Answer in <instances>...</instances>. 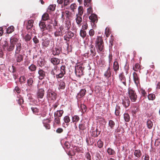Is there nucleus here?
Listing matches in <instances>:
<instances>
[{"label": "nucleus", "mask_w": 160, "mask_h": 160, "mask_svg": "<svg viewBox=\"0 0 160 160\" xmlns=\"http://www.w3.org/2000/svg\"><path fill=\"white\" fill-rule=\"evenodd\" d=\"M64 6L61 5V7L62 8L64 7V9H68L69 7L68 5L69 4V0H63Z\"/></svg>", "instance_id": "nucleus-32"}, {"label": "nucleus", "mask_w": 160, "mask_h": 160, "mask_svg": "<svg viewBox=\"0 0 160 160\" xmlns=\"http://www.w3.org/2000/svg\"><path fill=\"white\" fill-rule=\"evenodd\" d=\"M124 118L125 122H129L130 120V117L129 114L127 113H125L124 114Z\"/></svg>", "instance_id": "nucleus-40"}, {"label": "nucleus", "mask_w": 160, "mask_h": 160, "mask_svg": "<svg viewBox=\"0 0 160 160\" xmlns=\"http://www.w3.org/2000/svg\"><path fill=\"white\" fill-rule=\"evenodd\" d=\"M89 19L90 20V22L95 24L98 20L97 15L95 14H92L89 17Z\"/></svg>", "instance_id": "nucleus-13"}, {"label": "nucleus", "mask_w": 160, "mask_h": 160, "mask_svg": "<svg viewBox=\"0 0 160 160\" xmlns=\"http://www.w3.org/2000/svg\"><path fill=\"white\" fill-rule=\"evenodd\" d=\"M62 52V48L59 47H56L52 49V54L54 56L59 55Z\"/></svg>", "instance_id": "nucleus-9"}, {"label": "nucleus", "mask_w": 160, "mask_h": 160, "mask_svg": "<svg viewBox=\"0 0 160 160\" xmlns=\"http://www.w3.org/2000/svg\"><path fill=\"white\" fill-rule=\"evenodd\" d=\"M119 78L120 81L123 85L126 86V78L124 75L123 72L120 73L119 75Z\"/></svg>", "instance_id": "nucleus-15"}, {"label": "nucleus", "mask_w": 160, "mask_h": 160, "mask_svg": "<svg viewBox=\"0 0 160 160\" xmlns=\"http://www.w3.org/2000/svg\"><path fill=\"white\" fill-rule=\"evenodd\" d=\"M32 38L31 35L29 34H27L25 35L24 37V39L26 42L29 41Z\"/></svg>", "instance_id": "nucleus-52"}, {"label": "nucleus", "mask_w": 160, "mask_h": 160, "mask_svg": "<svg viewBox=\"0 0 160 160\" xmlns=\"http://www.w3.org/2000/svg\"><path fill=\"white\" fill-rule=\"evenodd\" d=\"M85 124V122H82L79 124L78 128L79 132H82L86 129L87 127Z\"/></svg>", "instance_id": "nucleus-18"}, {"label": "nucleus", "mask_w": 160, "mask_h": 160, "mask_svg": "<svg viewBox=\"0 0 160 160\" xmlns=\"http://www.w3.org/2000/svg\"><path fill=\"white\" fill-rule=\"evenodd\" d=\"M148 128L149 129H151L153 126L152 122L150 120H148L147 122Z\"/></svg>", "instance_id": "nucleus-45"}, {"label": "nucleus", "mask_w": 160, "mask_h": 160, "mask_svg": "<svg viewBox=\"0 0 160 160\" xmlns=\"http://www.w3.org/2000/svg\"><path fill=\"white\" fill-rule=\"evenodd\" d=\"M148 98L149 100H153L155 98V95L153 93L150 94L148 95Z\"/></svg>", "instance_id": "nucleus-48"}, {"label": "nucleus", "mask_w": 160, "mask_h": 160, "mask_svg": "<svg viewBox=\"0 0 160 160\" xmlns=\"http://www.w3.org/2000/svg\"><path fill=\"white\" fill-rule=\"evenodd\" d=\"M86 92V91L85 89H81L79 92L78 94V97L79 98L82 97L85 95Z\"/></svg>", "instance_id": "nucleus-27"}, {"label": "nucleus", "mask_w": 160, "mask_h": 160, "mask_svg": "<svg viewBox=\"0 0 160 160\" xmlns=\"http://www.w3.org/2000/svg\"><path fill=\"white\" fill-rule=\"evenodd\" d=\"M54 121V122L57 124L58 125H60L61 122L60 118L55 117Z\"/></svg>", "instance_id": "nucleus-50"}, {"label": "nucleus", "mask_w": 160, "mask_h": 160, "mask_svg": "<svg viewBox=\"0 0 160 160\" xmlns=\"http://www.w3.org/2000/svg\"><path fill=\"white\" fill-rule=\"evenodd\" d=\"M133 77L134 81L135 84L138 86V84L139 83V78L138 76V74L136 72H133Z\"/></svg>", "instance_id": "nucleus-16"}, {"label": "nucleus", "mask_w": 160, "mask_h": 160, "mask_svg": "<svg viewBox=\"0 0 160 160\" xmlns=\"http://www.w3.org/2000/svg\"><path fill=\"white\" fill-rule=\"evenodd\" d=\"M97 143L98 147L99 148H101L103 147V142L100 139H99L98 140Z\"/></svg>", "instance_id": "nucleus-49"}, {"label": "nucleus", "mask_w": 160, "mask_h": 160, "mask_svg": "<svg viewBox=\"0 0 160 160\" xmlns=\"http://www.w3.org/2000/svg\"><path fill=\"white\" fill-rule=\"evenodd\" d=\"M95 44V46L98 49V51H102L104 49V42L102 37L99 36H97Z\"/></svg>", "instance_id": "nucleus-1"}, {"label": "nucleus", "mask_w": 160, "mask_h": 160, "mask_svg": "<svg viewBox=\"0 0 160 160\" xmlns=\"http://www.w3.org/2000/svg\"><path fill=\"white\" fill-rule=\"evenodd\" d=\"M39 26L42 32L46 30V25L44 21L42 20L39 23Z\"/></svg>", "instance_id": "nucleus-20"}, {"label": "nucleus", "mask_w": 160, "mask_h": 160, "mask_svg": "<svg viewBox=\"0 0 160 160\" xmlns=\"http://www.w3.org/2000/svg\"><path fill=\"white\" fill-rule=\"evenodd\" d=\"M122 100V104L125 108H127L130 104V102L129 98L128 97H124Z\"/></svg>", "instance_id": "nucleus-11"}, {"label": "nucleus", "mask_w": 160, "mask_h": 160, "mask_svg": "<svg viewBox=\"0 0 160 160\" xmlns=\"http://www.w3.org/2000/svg\"><path fill=\"white\" fill-rule=\"evenodd\" d=\"M101 131H99L98 129H96L92 132L91 135L94 138L97 137L100 134Z\"/></svg>", "instance_id": "nucleus-23"}, {"label": "nucleus", "mask_w": 160, "mask_h": 160, "mask_svg": "<svg viewBox=\"0 0 160 160\" xmlns=\"http://www.w3.org/2000/svg\"><path fill=\"white\" fill-rule=\"evenodd\" d=\"M140 92L143 97H145L147 96V93L142 88L140 89Z\"/></svg>", "instance_id": "nucleus-56"}, {"label": "nucleus", "mask_w": 160, "mask_h": 160, "mask_svg": "<svg viewBox=\"0 0 160 160\" xmlns=\"http://www.w3.org/2000/svg\"><path fill=\"white\" fill-rule=\"evenodd\" d=\"M24 22H26V26L28 30L31 29L33 26L34 21L32 19L25 21Z\"/></svg>", "instance_id": "nucleus-12"}, {"label": "nucleus", "mask_w": 160, "mask_h": 160, "mask_svg": "<svg viewBox=\"0 0 160 160\" xmlns=\"http://www.w3.org/2000/svg\"><path fill=\"white\" fill-rule=\"evenodd\" d=\"M105 33L107 37H109V36L110 34V31L109 28H106L105 30Z\"/></svg>", "instance_id": "nucleus-60"}, {"label": "nucleus", "mask_w": 160, "mask_h": 160, "mask_svg": "<svg viewBox=\"0 0 160 160\" xmlns=\"http://www.w3.org/2000/svg\"><path fill=\"white\" fill-rule=\"evenodd\" d=\"M58 30L61 32V34H62V35L65 33V29L63 26H61L60 27Z\"/></svg>", "instance_id": "nucleus-53"}, {"label": "nucleus", "mask_w": 160, "mask_h": 160, "mask_svg": "<svg viewBox=\"0 0 160 160\" xmlns=\"http://www.w3.org/2000/svg\"><path fill=\"white\" fill-rule=\"evenodd\" d=\"M50 61L53 65H56L58 64L60 62L59 59L56 58H51Z\"/></svg>", "instance_id": "nucleus-21"}, {"label": "nucleus", "mask_w": 160, "mask_h": 160, "mask_svg": "<svg viewBox=\"0 0 160 160\" xmlns=\"http://www.w3.org/2000/svg\"><path fill=\"white\" fill-rule=\"evenodd\" d=\"M54 35L55 37H57L59 36H62V35L61 34V32L58 30H57L54 32Z\"/></svg>", "instance_id": "nucleus-63"}, {"label": "nucleus", "mask_w": 160, "mask_h": 160, "mask_svg": "<svg viewBox=\"0 0 160 160\" xmlns=\"http://www.w3.org/2000/svg\"><path fill=\"white\" fill-rule=\"evenodd\" d=\"M38 77L39 80H42L46 76L47 72L44 71L43 69L39 68L38 71Z\"/></svg>", "instance_id": "nucleus-5"}, {"label": "nucleus", "mask_w": 160, "mask_h": 160, "mask_svg": "<svg viewBox=\"0 0 160 160\" xmlns=\"http://www.w3.org/2000/svg\"><path fill=\"white\" fill-rule=\"evenodd\" d=\"M79 117L76 115H74L72 117V122L74 123H76L79 120Z\"/></svg>", "instance_id": "nucleus-33"}, {"label": "nucleus", "mask_w": 160, "mask_h": 160, "mask_svg": "<svg viewBox=\"0 0 160 160\" xmlns=\"http://www.w3.org/2000/svg\"><path fill=\"white\" fill-rule=\"evenodd\" d=\"M59 74L57 75L58 78H62L64 75L65 74L66 72V67L65 65H62L60 67Z\"/></svg>", "instance_id": "nucleus-8"}, {"label": "nucleus", "mask_w": 160, "mask_h": 160, "mask_svg": "<svg viewBox=\"0 0 160 160\" xmlns=\"http://www.w3.org/2000/svg\"><path fill=\"white\" fill-rule=\"evenodd\" d=\"M14 47L15 45L10 43L7 47L6 50L9 52L12 51L14 49Z\"/></svg>", "instance_id": "nucleus-31"}, {"label": "nucleus", "mask_w": 160, "mask_h": 160, "mask_svg": "<svg viewBox=\"0 0 160 160\" xmlns=\"http://www.w3.org/2000/svg\"><path fill=\"white\" fill-rule=\"evenodd\" d=\"M50 41L48 40L45 39L42 43L43 46L46 48L49 45Z\"/></svg>", "instance_id": "nucleus-44"}, {"label": "nucleus", "mask_w": 160, "mask_h": 160, "mask_svg": "<svg viewBox=\"0 0 160 160\" xmlns=\"http://www.w3.org/2000/svg\"><path fill=\"white\" fill-rule=\"evenodd\" d=\"M139 111V108L138 106H137V105L134 106L132 108V112L134 114H136V113L138 112Z\"/></svg>", "instance_id": "nucleus-46"}, {"label": "nucleus", "mask_w": 160, "mask_h": 160, "mask_svg": "<svg viewBox=\"0 0 160 160\" xmlns=\"http://www.w3.org/2000/svg\"><path fill=\"white\" fill-rule=\"evenodd\" d=\"M91 0H84V5L86 7V5H88V7L90 4Z\"/></svg>", "instance_id": "nucleus-58"}, {"label": "nucleus", "mask_w": 160, "mask_h": 160, "mask_svg": "<svg viewBox=\"0 0 160 160\" xmlns=\"http://www.w3.org/2000/svg\"><path fill=\"white\" fill-rule=\"evenodd\" d=\"M14 57L17 62V65H21V62L23 60V56L19 53H15Z\"/></svg>", "instance_id": "nucleus-4"}, {"label": "nucleus", "mask_w": 160, "mask_h": 160, "mask_svg": "<svg viewBox=\"0 0 160 160\" xmlns=\"http://www.w3.org/2000/svg\"><path fill=\"white\" fill-rule=\"evenodd\" d=\"M31 109L33 113L36 115H38L39 110L36 107H32Z\"/></svg>", "instance_id": "nucleus-47"}, {"label": "nucleus", "mask_w": 160, "mask_h": 160, "mask_svg": "<svg viewBox=\"0 0 160 160\" xmlns=\"http://www.w3.org/2000/svg\"><path fill=\"white\" fill-rule=\"evenodd\" d=\"M44 91L43 88H39L38 89L37 94V98L38 99L39 102L40 101L39 99L42 98L44 95Z\"/></svg>", "instance_id": "nucleus-10"}, {"label": "nucleus", "mask_w": 160, "mask_h": 160, "mask_svg": "<svg viewBox=\"0 0 160 160\" xmlns=\"http://www.w3.org/2000/svg\"><path fill=\"white\" fill-rule=\"evenodd\" d=\"M108 153L110 155H114L116 154L115 152L111 148H108L107 150Z\"/></svg>", "instance_id": "nucleus-36"}, {"label": "nucleus", "mask_w": 160, "mask_h": 160, "mask_svg": "<svg viewBox=\"0 0 160 160\" xmlns=\"http://www.w3.org/2000/svg\"><path fill=\"white\" fill-rule=\"evenodd\" d=\"M80 36L82 38H84L86 35V32L83 30H81L80 31Z\"/></svg>", "instance_id": "nucleus-51"}, {"label": "nucleus", "mask_w": 160, "mask_h": 160, "mask_svg": "<svg viewBox=\"0 0 160 160\" xmlns=\"http://www.w3.org/2000/svg\"><path fill=\"white\" fill-rule=\"evenodd\" d=\"M78 15H76V18L75 19L77 24L79 27H80L81 26V23L82 21V19L81 16H78Z\"/></svg>", "instance_id": "nucleus-28"}, {"label": "nucleus", "mask_w": 160, "mask_h": 160, "mask_svg": "<svg viewBox=\"0 0 160 160\" xmlns=\"http://www.w3.org/2000/svg\"><path fill=\"white\" fill-rule=\"evenodd\" d=\"M113 68L116 74L118 71L119 69V65L118 62L116 59L113 63Z\"/></svg>", "instance_id": "nucleus-17"}, {"label": "nucleus", "mask_w": 160, "mask_h": 160, "mask_svg": "<svg viewBox=\"0 0 160 160\" xmlns=\"http://www.w3.org/2000/svg\"><path fill=\"white\" fill-rule=\"evenodd\" d=\"M26 80V78L25 76H21L19 78V81L21 84L24 83Z\"/></svg>", "instance_id": "nucleus-43"}, {"label": "nucleus", "mask_w": 160, "mask_h": 160, "mask_svg": "<svg viewBox=\"0 0 160 160\" xmlns=\"http://www.w3.org/2000/svg\"><path fill=\"white\" fill-rule=\"evenodd\" d=\"M89 50L85 54L88 57L93 58L96 55V51L94 46L92 44H91L89 46Z\"/></svg>", "instance_id": "nucleus-2"}, {"label": "nucleus", "mask_w": 160, "mask_h": 160, "mask_svg": "<svg viewBox=\"0 0 160 160\" xmlns=\"http://www.w3.org/2000/svg\"><path fill=\"white\" fill-rule=\"evenodd\" d=\"M64 147L68 149L70 148V144L68 142H65L64 144Z\"/></svg>", "instance_id": "nucleus-61"}, {"label": "nucleus", "mask_w": 160, "mask_h": 160, "mask_svg": "<svg viewBox=\"0 0 160 160\" xmlns=\"http://www.w3.org/2000/svg\"><path fill=\"white\" fill-rule=\"evenodd\" d=\"M60 73V70L58 69V66H55L54 67V68L52 69L51 71V74L53 75H56V78H58L57 75L59 74Z\"/></svg>", "instance_id": "nucleus-14"}, {"label": "nucleus", "mask_w": 160, "mask_h": 160, "mask_svg": "<svg viewBox=\"0 0 160 160\" xmlns=\"http://www.w3.org/2000/svg\"><path fill=\"white\" fill-rule=\"evenodd\" d=\"M49 18V15L47 13H44L42 16V19L43 21H46L48 20Z\"/></svg>", "instance_id": "nucleus-38"}, {"label": "nucleus", "mask_w": 160, "mask_h": 160, "mask_svg": "<svg viewBox=\"0 0 160 160\" xmlns=\"http://www.w3.org/2000/svg\"><path fill=\"white\" fill-rule=\"evenodd\" d=\"M66 85L65 83L63 81H61L59 84V89H63L65 87Z\"/></svg>", "instance_id": "nucleus-39"}, {"label": "nucleus", "mask_w": 160, "mask_h": 160, "mask_svg": "<svg viewBox=\"0 0 160 160\" xmlns=\"http://www.w3.org/2000/svg\"><path fill=\"white\" fill-rule=\"evenodd\" d=\"M14 28L12 26H11L8 27L7 30V32L8 33H11L14 31Z\"/></svg>", "instance_id": "nucleus-42"}, {"label": "nucleus", "mask_w": 160, "mask_h": 160, "mask_svg": "<svg viewBox=\"0 0 160 160\" xmlns=\"http://www.w3.org/2000/svg\"><path fill=\"white\" fill-rule=\"evenodd\" d=\"M63 120L66 123H68L70 121V118L68 116H65L63 118Z\"/></svg>", "instance_id": "nucleus-54"}, {"label": "nucleus", "mask_w": 160, "mask_h": 160, "mask_svg": "<svg viewBox=\"0 0 160 160\" xmlns=\"http://www.w3.org/2000/svg\"><path fill=\"white\" fill-rule=\"evenodd\" d=\"M45 120L47 121L48 122V123L50 122V121L48 119H47L46 120L44 119L43 121V123L44 126L47 129H49L50 128V126L49 124H48V123H45Z\"/></svg>", "instance_id": "nucleus-37"}, {"label": "nucleus", "mask_w": 160, "mask_h": 160, "mask_svg": "<svg viewBox=\"0 0 160 160\" xmlns=\"http://www.w3.org/2000/svg\"><path fill=\"white\" fill-rule=\"evenodd\" d=\"M134 155L135 156V159H137L138 158L140 157L142 155L141 151L140 150H135L134 153Z\"/></svg>", "instance_id": "nucleus-22"}, {"label": "nucleus", "mask_w": 160, "mask_h": 160, "mask_svg": "<svg viewBox=\"0 0 160 160\" xmlns=\"http://www.w3.org/2000/svg\"><path fill=\"white\" fill-rule=\"evenodd\" d=\"M128 96L132 102H135L137 98V96L135 91L132 89L129 88L128 91Z\"/></svg>", "instance_id": "nucleus-3"}, {"label": "nucleus", "mask_w": 160, "mask_h": 160, "mask_svg": "<svg viewBox=\"0 0 160 160\" xmlns=\"http://www.w3.org/2000/svg\"><path fill=\"white\" fill-rule=\"evenodd\" d=\"M121 108L120 107L117 105L115 108V114L116 116H119Z\"/></svg>", "instance_id": "nucleus-34"}, {"label": "nucleus", "mask_w": 160, "mask_h": 160, "mask_svg": "<svg viewBox=\"0 0 160 160\" xmlns=\"http://www.w3.org/2000/svg\"><path fill=\"white\" fill-rule=\"evenodd\" d=\"M32 40L35 44H37L39 42V40L36 36L34 37Z\"/></svg>", "instance_id": "nucleus-62"}, {"label": "nucleus", "mask_w": 160, "mask_h": 160, "mask_svg": "<svg viewBox=\"0 0 160 160\" xmlns=\"http://www.w3.org/2000/svg\"><path fill=\"white\" fill-rule=\"evenodd\" d=\"M154 144L156 146L160 147V139H156Z\"/></svg>", "instance_id": "nucleus-59"}, {"label": "nucleus", "mask_w": 160, "mask_h": 160, "mask_svg": "<svg viewBox=\"0 0 160 160\" xmlns=\"http://www.w3.org/2000/svg\"><path fill=\"white\" fill-rule=\"evenodd\" d=\"M38 64L40 67L44 66L45 64V61L44 59L40 58L38 61Z\"/></svg>", "instance_id": "nucleus-35"}, {"label": "nucleus", "mask_w": 160, "mask_h": 160, "mask_svg": "<svg viewBox=\"0 0 160 160\" xmlns=\"http://www.w3.org/2000/svg\"><path fill=\"white\" fill-rule=\"evenodd\" d=\"M63 111L62 110H58L54 114V117L60 118L62 117L63 113Z\"/></svg>", "instance_id": "nucleus-25"}, {"label": "nucleus", "mask_w": 160, "mask_h": 160, "mask_svg": "<svg viewBox=\"0 0 160 160\" xmlns=\"http://www.w3.org/2000/svg\"><path fill=\"white\" fill-rule=\"evenodd\" d=\"M115 126V123L114 121L112 120H110L109 121L108 126L110 127L111 129H113Z\"/></svg>", "instance_id": "nucleus-41"}, {"label": "nucleus", "mask_w": 160, "mask_h": 160, "mask_svg": "<svg viewBox=\"0 0 160 160\" xmlns=\"http://www.w3.org/2000/svg\"><path fill=\"white\" fill-rule=\"evenodd\" d=\"M141 69L140 65L138 63H136L133 67V70L135 71L138 72L139 70V72H140V71Z\"/></svg>", "instance_id": "nucleus-30"}, {"label": "nucleus", "mask_w": 160, "mask_h": 160, "mask_svg": "<svg viewBox=\"0 0 160 160\" xmlns=\"http://www.w3.org/2000/svg\"><path fill=\"white\" fill-rule=\"evenodd\" d=\"M81 107L82 111V112L84 113L86 111L87 108L86 106L84 104H82Z\"/></svg>", "instance_id": "nucleus-55"}, {"label": "nucleus", "mask_w": 160, "mask_h": 160, "mask_svg": "<svg viewBox=\"0 0 160 160\" xmlns=\"http://www.w3.org/2000/svg\"><path fill=\"white\" fill-rule=\"evenodd\" d=\"M37 67L34 64H32L28 67V69L31 72H35L37 69Z\"/></svg>", "instance_id": "nucleus-29"}, {"label": "nucleus", "mask_w": 160, "mask_h": 160, "mask_svg": "<svg viewBox=\"0 0 160 160\" xmlns=\"http://www.w3.org/2000/svg\"><path fill=\"white\" fill-rule=\"evenodd\" d=\"M34 80V78H30L27 80V86L30 90H32L33 88Z\"/></svg>", "instance_id": "nucleus-7"}, {"label": "nucleus", "mask_w": 160, "mask_h": 160, "mask_svg": "<svg viewBox=\"0 0 160 160\" xmlns=\"http://www.w3.org/2000/svg\"><path fill=\"white\" fill-rule=\"evenodd\" d=\"M8 45V42L7 41H5L4 42V43L2 45V47L3 48L4 50H6V48Z\"/></svg>", "instance_id": "nucleus-64"}, {"label": "nucleus", "mask_w": 160, "mask_h": 160, "mask_svg": "<svg viewBox=\"0 0 160 160\" xmlns=\"http://www.w3.org/2000/svg\"><path fill=\"white\" fill-rule=\"evenodd\" d=\"M22 48V44L20 43H18L16 44V49L15 53H19Z\"/></svg>", "instance_id": "nucleus-26"}, {"label": "nucleus", "mask_w": 160, "mask_h": 160, "mask_svg": "<svg viewBox=\"0 0 160 160\" xmlns=\"http://www.w3.org/2000/svg\"><path fill=\"white\" fill-rule=\"evenodd\" d=\"M18 41V39L15 36H12L10 39V43L15 46L16 43Z\"/></svg>", "instance_id": "nucleus-24"}, {"label": "nucleus", "mask_w": 160, "mask_h": 160, "mask_svg": "<svg viewBox=\"0 0 160 160\" xmlns=\"http://www.w3.org/2000/svg\"><path fill=\"white\" fill-rule=\"evenodd\" d=\"M112 74L111 71L110 69V67H108L107 70L105 72L104 76L107 78H109L110 77Z\"/></svg>", "instance_id": "nucleus-19"}, {"label": "nucleus", "mask_w": 160, "mask_h": 160, "mask_svg": "<svg viewBox=\"0 0 160 160\" xmlns=\"http://www.w3.org/2000/svg\"><path fill=\"white\" fill-rule=\"evenodd\" d=\"M56 7V4H51L48 7V9L49 10H55Z\"/></svg>", "instance_id": "nucleus-57"}, {"label": "nucleus", "mask_w": 160, "mask_h": 160, "mask_svg": "<svg viewBox=\"0 0 160 160\" xmlns=\"http://www.w3.org/2000/svg\"><path fill=\"white\" fill-rule=\"evenodd\" d=\"M47 95L48 98L52 100H55L57 98V94L51 90H48Z\"/></svg>", "instance_id": "nucleus-6"}]
</instances>
